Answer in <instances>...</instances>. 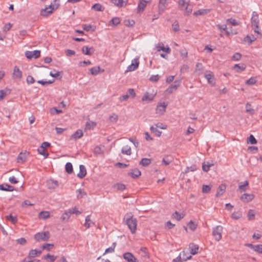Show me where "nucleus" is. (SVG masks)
I'll return each instance as SVG.
<instances>
[{
  "label": "nucleus",
  "instance_id": "nucleus-19",
  "mask_svg": "<svg viewBox=\"0 0 262 262\" xmlns=\"http://www.w3.org/2000/svg\"><path fill=\"white\" fill-rule=\"evenodd\" d=\"M226 188V186L225 184H221L218 188V190L215 194L216 197L220 196L222 195L225 192Z\"/></svg>",
  "mask_w": 262,
  "mask_h": 262
},
{
  "label": "nucleus",
  "instance_id": "nucleus-30",
  "mask_svg": "<svg viewBox=\"0 0 262 262\" xmlns=\"http://www.w3.org/2000/svg\"><path fill=\"white\" fill-rule=\"evenodd\" d=\"M189 248L190 249V253L192 255H195L198 252L199 250V246L194 245V244H191L189 246Z\"/></svg>",
  "mask_w": 262,
  "mask_h": 262
},
{
  "label": "nucleus",
  "instance_id": "nucleus-14",
  "mask_svg": "<svg viewBox=\"0 0 262 262\" xmlns=\"http://www.w3.org/2000/svg\"><path fill=\"white\" fill-rule=\"evenodd\" d=\"M41 253L42 251L41 250L32 249L30 250L27 258L29 259L35 258L36 256H39Z\"/></svg>",
  "mask_w": 262,
  "mask_h": 262
},
{
  "label": "nucleus",
  "instance_id": "nucleus-51",
  "mask_svg": "<svg viewBox=\"0 0 262 262\" xmlns=\"http://www.w3.org/2000/svg\"><path fill=\"white\" fill-rule=\"evenodd\" d=\"M247 142L251 144H255L257 143V140L253 135H250L248 138Z\"/></svg>",
  "mask_w": 262,
  "mask_h": 262
},
{
  "label": "nucleus",
  "instance_id": "nucleus-55",
  "mask_svg": "<svg viewBox=\"0 0 262 262\" xmlns=\"http://www.w3.org/2000/svg\"><path fill=\"white\" fill-rule=\"evenodd\" d=\"M73 172V166L71 163L67 162V173L70 174Z\"/></svg>",
  "mask_w": 262,
  "mask_h": 262
},
{
  "label": "nucleus",
  "instance_id": "nucleus-43",
  "mask_svg": "<svg viewBox=\"0 0 262 262\" xmlns=\"http://www.w3.org/2000/svg\"><path fill=\"white\" fill-rule=\"evenodd\" d=\"M150 129L151 132L155 133V135L158 137H160L162 134V132L158 130L157 126L154 127V126H151L150 128Z\"/></svg>",
  "mask_w": 262,
  "mask_h": 262
},
{
  "label": "nucleus",
  "instance_id": "nucleus-60",
  "mask_svg": "<svg viewBox=\"0 0 262 262\" xmlns=\"http://www.w3.org/2000/svg\"><path fill=\"white\" fill-rule=\"evenodd\" d=\"M256 82V80L255 78L254 77H251L246 81V83L248 85H253Z\"/></svg>",
  "mask_w": 262,
  "mask_h": 262
},
{
  "label": "nucleus",
  "instance_id": "nucleus-13",
  "mask_svg": "<svg viewBox=\"0 0 262 262\" xmlns=\"http://www.w3.org/2000/svg\"><path fill=\"white\" fill-rule=\"evenodd\" d=\"M167 5V0H159L158 4V12L159 14H161L164 12Z\"/></svg>",
  "mask_w": 262,
  "mask_h": 262
},
{
  "label": "nucleus",
  "instance_id": "nucleus-5",
  "mask_svg": "<svg viewBox=\"0 0 262 262\" xmlns=\"http://www.w3.org/2000/svg\"><path fill=\"white\" fill-rule=\"evenodd\" d=\"M55 9L54 6L52 3L48 7H46L40 11V15L42 16L47 17L49 15L52 13L53 10Z\"/></svg>",
  "mask_w": 262,
  "mask_h": 262
},
{
  "label": "nucleus",
  "instance_id": "nucleus-22",
  "mask_svg": "<svg viewBox=\"0 0 262 262\" xmlns=\"http://www.w3.org/2000/svg\"><path fill=\"white\" fill-rule=\"evenodd\" d=\"M14 189L13 186L7 184L0 185V190L6 191H12Z\"/></svg>",
  "mask_w": 262,
  "mask_h": 262
},
{
  "label": "nucleus",
  "instance_id": "nucleus-53",
  "mask_svg": "<svg viewBox=\"0 0 262 262\" xmlns=\"http://www.w3.org/2000/svg\"><path fill=\"white\" fill-rule=\"evenodd\" d=\"M188 226L190 230L194 231L196 228L197 225L192 221H190L188 224Z\"/></svg>",
  "mask_w": 262,
  "mask_h": 262
},
{
  "label": "nucleus",
  "instance_id": "nucleus-34",
  "mask_svg": "<svg viewBox=\"0 0 262 262\" xmlns=\"http://www.w3.org/2000/svg\"><path fill=\"white\" fill-rule=\"evenodd\" d=\"M245 68L246 67L244 66V64L240 66L239 64H235L233 67V69H234L236 71V72L238 73L243 71L245 69Z\"/></svg>",
  "mask_w": 262,
  "mask_h": 262
},
{
  "label": "nucleus",
  "instance_id": "nucleus-16",
  "mask_svg": "<svg viewBox=\"0 0 262 262\" xmlns=\"http://www.w3.org/2000/svg\"><path fill=\"white\" fill-rule=\"evenodd\" d=\"M216 27L220 30L221 32H222L223 31H225V33H226V35H227V36H229L230 34H234L232 32V30H231L230 31H229L227 29V27L226 25H225V24H224V25L218 24V25H216ZM234 34H236V33H235Z\"/></svg>",
  "mask_w": 262,
  "mask_h": 262
},
{
  "label": "nucleus",
  "instance_id": "nucleus-46",
  "mask_svg": "<svg viewBox=\"0 0 262 262\" xmlns=\"http://www.w3.org/2000/svg\"><path fill=\"white\" fill-rule=\"evenodd\" d=\"M37 150H38V153L39 154L43 156L45 158L48 157L49 154L45 148L39 147L38 148Z\"/></svg>",
  "mask_w": 262,
  "mask_h": 262
},
{
  "label": "nucleus",
  "instance_id": "nucleus-32",
  "mask_svg": "<svg viewBox=\"0 0 262 262\" xmlns=\"http://www.w3.org/2000/svg\"><path fill=\"white\" fill-rule=\"evenodd\" d=\"M90 72L92 75H97L100 72V68L99 66L93 67L90 69Z\"/></svg>",
  "mask_w": 262,
  "mask_h": 262
},
{
  "label": "nucleus",
  "instance_id": "nucleus-18",
  "mask_svg": "<svg viewBox=\"0 0 262 262\" xmlns=\"http://www.w3.org/2000/svg\"><path fill=\"white\" fill-rule=\"evenodd\" d=\"M86 174V170L85 166L83 165L79 166V172L77 174V177L82 179Z\"/></svg>",
  "mask_w": 262,
  "mask_h": 262
},
{
  "label": "nucleus",
  "instance_id": "nucleus-8",
  "mask_svg": "<svg viewBox=\"0 0 262 262\" xmlns=\"http://www.w3.org/2000/svg\"><path fill=\"white\" fill-rule=\"evenodd\" d=\"M123 258L127 262H138L137 259L130 252H125L123 255Z\"/></svg>",
  "mask_w": 262,
  "mask_h": 262
},
{
  "label": "nucleus",
  "instance_id": "nucleus-61",
  "mask_svg": "<svg viewBox=\"0 0 262 262\" xmlns=\"http://www.w3.org/2000/svg\"><path fill=\"white\" fill-rule=\"evenodd\" d=\"M212 164H205V163L203 164L202 165V169L204 171L207 172L209 170L210 167L212 166Z\"/></svg>",
  "mask_w": 262,
  "mask_h": 262
},
{
  "label": "nucleus",
  "instance_id": "nucleus-35",
  "mask_svg": "<svg viewBox=\"0 0 262 262\" xmlns=\"http://www.w3.org/2000/svg\"><path fill=\"white\" fill-rule=\"evenodd\" d=\"M96 123L93 121H88L86 122L85 124V129H93L94 127L96 126Z\"/></svg>",
  "mask_w": 262,
  "mask_h": 262
},
{
  "label": "nucleus",
  "instance_id": "nucleus-62",
  "mask_svg": "<svg viewBox=\"0 0 262 262\" xmlns=\"http://www.w3.org/2000/svg\"><path fill=\"white\" fill-rule=\"evenodd\" d=\"M227 21L234 26H237L239 24L236 20L232 18L228 19Z\"/></svg>",
  "mask_w": 262,
  "mask_h": 262
},
{
  "label": "nucleus",
  "instance_id": "nucleus-15",
  "mask_svg": "<svg viewBox=\"0 0 262 262\" xmlns=\"http://www.w3.org/2000/svg\"><path fill=\"white\" fill-rule=\"evenodd\" d=\"M151 0H139L138 5V12L143 11L147 4L150 3Z\"/></svg>",
  "mask_w": 262,
  "mask_h": 262
},
{
  "label": "nucleus",
  "instance_id": "nucleus-54",
  "mask_svg": "<svg viewBox=\"0 0 262 262\" xmlns=\"http://www.w3.org/2000/svg\"><path fill=\"white\" fill-rule=\"evenodd\" d=\"M255 39L256 38L253 36L252 37H251L249 35H247L244 38V41H248L250 44L253 42Z\"/></svg>",
  "mask_w": 262,
  "mask_h": 262
},
{
  "label": "nucleus",
  "instance_id": "nucleus-7",
  "mask_svg": "<svg viewBox=\"0 0 262 262\" xmlns=\"http://www.w3.org/2000/svg\"><path fill=\"white\" fill-rule=\"evenodd\" d=\"M205 77L207 80L208 83L212 85L215 84V78L212 72L207 71L205 74Z\"/></svg>",
  "mask_w": 262,
  "mask_h": 262
},
{
  "label": "nucleus",
  "instance_id": "nucleus-57",
  "mask_svg": "<svg viewBox=\"0 0 262 262\" xmlns=\"http://www.w3.org/2000/svg\"><path fill=\"white\" fill-rule=\"evenodd\" d=\"M241 216H242V214L239 212H234L231 215L232 218L235 219V220L239 219V218L241 217Z\"/></svg>",
  "mask_w": 262,
  "mask_h": 262
},
{
  "label": "nucleus",
  "instance_id": "nucleus-23",
  "mask_svg": "<svg viewBox=\"0 0 262 262\" xmlns=\"http://www.w3.org/2000/svg\"><path fill=\"white\" fill-rule=\"evenodd\" d=\"M210 12V9H199L196 11H194L193 13V15L194 16H199V15H205L208 13Z\"/></svg>",
  "mask_w": 262,
  "mask_h": 262
},
{
  "label": "nucleus",
  "instance_id": "nucleus-20",
  "mask_svg": "<svg viewBox=\"0 0 262 262\" xmlns=\"http://www.w3.org/2000/svg\"><path fill=\"white\" fill-rule=\"evenodd\" d=\"M95 224L94 222H93L91 220V215H88L86 216L85 219V223L84 224V226L86 228L88 229L90 228L92 225H94Z\"/></svg>",
  "mask_w": 262,
  "mask_h": 262
},
{
  "label": "nucleus",
  "instance_id": "nucleus-64",
  "mask_svg": "<svg viewBox=\"0 0 262 262\" xmlns=\"http://www.w3.org/2000/svg\"><path fill=\"white\" fill-rule=\"evenodd\" d=\"M254 250L258 253H262V245H255Z\"/></svg>",
  "mask_w": 262,
  "mask_h": 262
},
{
  "label": "nucleus",
  "instance_id": "nucleus-2",
  "mask_svg": "<svg viewBox=\"0 0 262 262\" xmlns=\"http://www.w3.org/2000/svg\"><path fill=\"white\" fill-rule=\"evenodd\" d=\"M251 23L254 32L257 34H259V20L257 13L255 11H253L252 14V17L251 18Z\"/></svg>",
  "mask_w": 262,
  "mask_h": 262
},
{
  "label": "nucleus",
  "instance_id": "nucleus-44",
  "mask_svg": "<svg viewBox=\"0 0 262 262\" xmlns=\"http://www.w3.org/2000/svg\"><path fill=\"white\" fill-rule=\"evenodd\" d=\"M50 216V213L48 211H41L39 214V217L41 219H46Z\"/></svg>",
  "mask_w": 262,
  "mask_h": 262
},
{
  "label": "nucleus",
  "instance_id": "nucleus-56",
  "mask_svg": "<svg viewBox=\"0 0 262 262\" xmlns=\"http://www.w3.org/2000/svg\"><path fill=\"white\" fill-rule=\"evenodd\" d=\"M246 112L250 113L252 114L254 112V110L251 107V104L249 103L246 104Z\"/></svg>",
  "mask_w": 262,
  "mask_h": 262
},
{
  "label": "nucleus",
  "instance_id": "nucleus-63",
  "mask_svg": "<svg viewBox=\"0 0 262 262\" xmlns=\"http://www.w3.org/2000/svg\"><path fill=\"white\" fill-rule=\"evenodd\" d=\"M180 82H181V80H176L174 81V83L173 84H171L170 85V86L173 89H177L178 88V87L179 86Z\"/></svg>",
  "mask_w": 262,
  "mask_h": 262
},
{
  "label": "nucleus",
  "instance_id": "nucleus-21",
  "mask_svg": "<svg viewBox=\"0 0 262 262\" xmlns=\"http://www.w3.org/2000/svg\"><path fill=\"white\" fill-rule=\"evenodd\" d=\"M156 48L158 51H163L168 54L170 53L171 51V49L169 47L165 48L163 46L162 43H159L157 46Z\"/></svg>",
  "mask_w": 262,
  "mask_h": 262
},
{
  "label": "nucleus",
  "instance_id": "nucleus-9",
  "mask_svg": "<svg viewBox=\"0 0 262 262\" xmlns=\"http://www.w3.org/2000/svg\"><path fill=\"white\" fill-rule=\"evenodd\" d=\"M167 104L165 102L159 103L157 106L156 113L158 114L162 115L165 112Z\"/></svg>",
  "mask_w": 262,
  "mask_h": 262
},
{
  "label": "nucleus",
  "instance_id": "nucleus-11",
  "mask_svg": "<svg viewBox=\"0 0 262 262\" xmlns=\"http://www.w3.org/2000/svg\"><path fill=\"white\" fill-rule=\"evenodd\" d=\"M185 254V252L184 251L181 252L179 255L176 258L173 259V262H183L185 261L188 259H189L191 258V255L188 256V257H182Z\"/></svg>",
  "mask_w": 262,
  "mask_h": 262
},
{
  "label": "nucleus",
  "instance_id": "nucleus-59",
  "mask_svg": "<svg viewBox=\"0 0 262 262\" xmlns=\"http://www.w3.org/2000/svg\"><path fill=\"white\" fill-rule=\"evenodd\" d=\"M160 77V76L158 74L152 75L150 76L149 80L151 81L157 82L159 80Z\"/></svg>",
  "mask_w": 262,
  "mask_h": 262
},
{
  "label": "nucleus",
  "instance_id": "nucleus-48",
  "mask_svg": "<svg viewBox=\"0 0 262 262\" xmlns=\"http://www.w3.org/2000/svg\"><path fill=\"white\" fill-rule=\"evenodd\" d=\"M82 28L84 30L87 32L90 31L91 30H92V31L95 30V28L90 24H83L82 25Z\"/></svg>",
  "mask_w": 262,
  "mask_h": 262
},
{
  "label": "nucleus",
  "instance_id": "nucleus-4",
  "mask_svg": "<svg viewBox=\"0 0 262 262\" xmlns=\"http://www.w3.org/2000/svg\"><path fill=\"white\" fill-rule=\"evenodd\" d=\"M223 231V227L220 225L216 226L212 229V234L216 241H219L221 239Z\"/></svg>",
  "mask_w": 262,
  "mask_h": 262
},
{
  "label": "nucleus",
  "instance_id": "nucleus-29",
  "mask_svg": "<svg viewBox=\"0 0 262 262\" xmlns=\"http://www.w3.org/2000/svg\"><path fill=\"white\" fill-rule=\"evenodd\" d=\"M203 66L201 63H198L196 64L195 72L197 73L198 75H201L203 73Z\"/></svg>",
  "mask_w": 262,
  "mask_h": 262
},
{
  "label": "nucleus",
  "instance_id": "nucleus-49",
  "mask_svg": "<svg viewBox=\"0 0 262 262\" xmlns=\"http://www.w3.org/2000/svg\"><path fill=\"white\" fill-rule=\"evenodd\" d=\"M26 159V157L25 154L22 152L20 153L17 157V162L18 163H24Z\"/></svg>",
  "mask_w": 262,
  "mask_h": 262
},
{
  "label": "nucleus",
  "instance_id": "nucleus-27",
  "mask_svg": "<svg viewBox=\"0 0 262 262\" xmlns=\"http://www.w3.org/2000/svg\"><path fill=\"white\" fill-rule=\"evenodd\" d=\"M141 171L138 169L135 168L129 173V175L133 178H137L141 176Z\"/></svg>",
  "mask_w": 262,
  "mask_h": 262
},
{
  "label": "nucleus",
  "instance_id": "nucleus-37",
  "mask_svg": "<svg viewBox=\"0 0 262 262\" xmlns=\"http://www.w3.org/2000/svg\"><path fill=\"white\" fill-rule=\"evenodd\" d=\"M81 213V212L79 211L76 207H74L71 209H69L68 212L67 211V216L69 215V214H76V215H79Z\"/></svg>",
  "mask_w": 262,
  "mask_h": 262
},
{
  "label": "nucleus",
  "instance_id": "nucleus-40",
  "mask_svg": "<svg viewBox=\"0 0 262 262\" xmlns=\"http://www.w3.org/2000/svg\"><path fill=\"white\" fill-rule=\"evenodd\" d=\"M54 247V244H45L41 247L42 250H46L48 251H51Z\"/></svg>",
  "mask_w": 262,
  "mask_h": 262
},
{
  "label": "nucleus",
  "instance_id": "nucleus-3",
  "mask_svg": "<svg viewBox=\"0 0 262 262\" xmlns=\"http://www.w3.org/2000/svg\"><path fill=\"white\" fill-rule=\"evenodd\" d=\"M50 236V234L49 231L43 232H38L34 235V238L38 242L40 241H47Z\"/></svg>",
  "mask_w": 262,
  "mask_h": 262
},
{
  "label": "nucleus",
  "instance_id": "nucleus-31",
  "mask_svg": "<svg viewBox=\"0 0 262 262\" xmlns=\"http://www.w3.org/2000/svg\"><path fill=\"white\" fill-rule=\"evenodd\" d=\"M49 188L53 189L56 187L58 185V182L53 180H49L47 181Z\"/></svg>",
  "mask_w": 262,
  "mask_h": 262
},
{
  "label": "nucleus",
  "instance_id": "nucleus-45",
  "mask_svg": "<svg viewBox=\"0 0 262 262\" xmlns=\"http://www.w3.org/2000/svg\"><path fill=\"white\" fill-rule=\"evenodd\" d=\"M248 184L249 183L247 181H245L244 182H241L238 185V189L242 191H245L246 190L245 187L248 186Z\"/></svg>",
  "mask_w": 262,
  "mask_h": 262
},
{
  "label": "nucleus",
  "instance_id": "nucleus-1",
  "mask_svg": "<svg viewBox=\"0 0 262 262\" xmlns=\"http://www.w3.org/2000/svg\"><path fill=\"white\" fill-rule=\"evenodd\" d=\"M124 220L125 224L127 226L132 233L136 232L137 226V220L133 217L131 212H127L125 214Z\"/></svg>",
  "mask_w": 262,
  "mask_h": 262
},
{
  "label": "nucleus",
  "instance_id": "nucleus-38",
  "mask_svg": "<svg viewBox=\"0 0 262 262\" xmlns=\"http://www.w3.org/2000/svg\"><path fill=\"white\" fill-rule=\"evenodd\" d=\"M92 9H93L97 11H103L104 10V8H103V7L100 4L97 3L94 4L92 7Z\"/></svg>",
  "mask_w": 262,
  "mask_h": 262
},
{
  "label": "nucleus",
  "instance_id": "nucleus-28",
  "mask_svg": "<svg viewBox=\"0 0 262 262\" xmlns=\"http://www.w3.org/2000/svg\"><path fill=\"white\" fill-rule=\"evenodd\" d=\"M121 152L123 154L130 156L132 154L131 148L128 145L123 146L121 149Z\"/></svg>",
  "mask_w": 262,
  "mask_h": 262
},
{
  "label": "nucleus",
  "instance_id": "nucleus-47",
  "mask_svg": "<svg viewBox=\"0 0 262 262\" xmlns=\"http://www.w3.org/2000/svg\"><path fill=\"white\" fill-rule=\"evenodd\" d=\"M112 3L119 8L122 7L124 3L123 0H112Z\"/></svg>",
  "mask_w": 262,
  "mask_h": 262
},
{
  "label": "nucleus",
  "instance_id": "nucleus-24",
  "mask_svg": "<svg viewBox=\"0 0 262 262\" xmlns=\"http://www.w3.org/2000/svg\"><path fill=\"white\" fill-rule=\"evenodd\" d=\"M82 53L86 55H91L93 54L94 50L93 48H89L88 46H84L82 49Z\"/></svg>",
  "mask_w": 262,
  "mask_h": 262
},
{
  "label": "nucleus",
  "instance_id": "nucleus-42",
  "mask_svg": "<svg viewBox=\"0 0 262 262\" xmlns=\"http://www.w3.org/2000/svg\"><path fill=\"white\" fill-rule=\"evenodd\" d=\"M83 136L82 130L81 129H78L76 132H75L72 135V137L75 139H79L80 138Z\"/></svg>",
  "mask_w": 262,
  "mask_h": 262
},
{
  "label": "nucleus",
  "instance_id": "nucleus-6",
  "mask_svg": "<svg viewBox=\"0 0 262 262\" xmlns=\"http://www.w3.org/2000/svg\"><path fill=\"white\" fill-rule=\"evenodd\" d=\"M139 64V58H134L132 60V63L127 67L125 72H127L135 71L138 68Z\"/></svg>",
  "mask_w": 262,
  "mask_h": 262
},
{
  "label": "nucleus",
  "instance_id": "nucleus-33",
  "mask_svg": "<svg viewBox=\"0 0 262 262\" xmlns=\"http://www.w3.org/2000/svg\"><path fill=\"white\" fill-rule=\"evenodd\" d=\"M151 160L148 158H142L140 161L139 164L143 166H147L151 163Z\"/></svg>",
  "mask_w": 262,
  "mask_h": 262
},
{
  "label": "nucleus",
  "instance_id": "nucleus-12",
  "mask_svg": "<svg viewBox=\"0 0 262 262\" xmlns=\"http://www.w3.org/2000/svg\"><path fill=\"white\" fill-rule=\"evenodd\" d=\"M23 73L18 67L15 66L13 69V78L14 79L20 80L22 77Z\"/></svg>",
  "mask_w": 262,
  "mask_h": 262
},
{
  "label": "nucleus",
  "instance_id": "nucleus-41",
  "mask_svg": "<svg viewBox=\"0 0 262 262\" xmlns=\"http://www.w3.org/2000/svg\"><path fill=\"white\" fill-rule=\"evenodd\" d=\"M6 218L7 220L11 221L13 224H16L17 222V217L16 216H13L11 214L6 216Z\"/></svg>",
  "mask_w": 262,
  "mask_h": 262
},
{
  "label": "nucleus",
  "instance_id": "nucleus-17",
  "mask_svg": "<svg viewBox=\"0 0 262 262\" xmlns=\"http://www.w3.org/2000/svg\"><path fill=\"white\" fill-rule=\"evenodd\" d=\"M155 97V94H149L148 92H146L142 97V101L147 102L151 101L154 100Z\"/></svg>",
  "mask_w": 262,
  "mask_h": 262
},
{
  "label": "nucleus",
  "instance_id": "nucleus-25",
  "mask_svg": "<svg viewBox=\"0 0 262 262\" xmlns=\"http://www.w3.org/2000/svg\"><path fill=\"white\" fill-rule=\"evenodd\" d=\"M185 216V214L184 213H180L178 211H175L172 214V218L173 219H175L176 220L179 221L182 219H183Z\"/></svg>",
  "mask_w": 262,
  "mask_h": 262
},
{
  "label": "nucleus",
  "instance_id": "nucleus-39",
  "mask_svg": "<svg viewBox=\"0 0 262 262\" xmlns=\"http://www.w3.org/2000/svg\"><path fill=\"white\" fill-rule=\"evenodd\" d=\"M76 193L78 199L82 198L86 195V192L82 189H79L77 190Z\"/></svg>",
  "mask_w": 262,
  "mask_h": 262
},
{
  "label": "nucleus",
  "instance_id": "nucleus-52",
  "mask_svg": "<svg viewBox=\"0 0 262 262\" xmlns=\"http://www.w3.org/2000/svg\"><path fill=\"white\" fill-rule=\"evenodd\" d=\"M124 23L127 27H133L135 24V21L133 19L125 20Z\"/></svg>",
  "mask_w": 262,
  "mask_h": 262
},
{
  "label": "nucleus",
  "instance_id": "nucleus-10",
  "mask_svg": "<svg viewBox=\"0 0 262 262\" xmlns=\"http://www.w3.org/2000/svg\"><path fill=\"white\" fill-rule=\"evenodd\" d=\"M254 195L252 193H244L241 197L240 199L245 203H248L253 200Z\"/></svg>",
  "mask_w": 262,
  "mask_h": 262
},
{
  "label": "nucleus",
  "instance_id": "nucleus-58",
  "mask_svg": "<svg viewBox=\"0 0 262 262\" xmlns=\"http://www.w3.org/2000/svg\"><path fill=\"white\" fill-rule=\"evenodd\" d=\"M110 23H112L113 25L117 26L120 23V20L119 17H116L113 18L111 20Z\"/></svg>",
  "mask_w": 262,
  "mask_h": 262
},
{
  "label": "nucleus",
  "instance_id": "nucleus-26",
  "mask_svg": "<svg viewBox=\"0 0 262 262\" xmlns=\"http://www.w3.org/2000/svg\"><path fill=\"white\" fill-rule=\"evenodd\" d=\"M57 258V256L48 253L42 257V259L48 260L49 262H54Z\"/></svg>",
  "mask_w": 262,
  "mask_h": 262
},
{
  "label": "nucleus",
  "instance_id": "nucleus-36",
  "mask_svg": "<svg viewBox=\"0 0 262 262\" xmlns=\"http://www.w3.org/2000/svg\"><path fill=\"white\" fill-rule=\"evenodd\" d=\"M116 246V243L115 242L113 243L112 246L107 248L105 252L103 253V255L107 254V253H113L115 251V249Z\"/></svg>",
  "mask_w": 262,
  "mask_h": 262
},
{
  "label": "nucleus",
  "instance_id": "nucleus-50",
  "mask_svg": "<svg viewBox=\"0 0 262 262\" xmlns=\"http://www.w3.org/2000/svg\"><path fill=\"white\" fill-rule=\"evenodd\" d=\"M211 185H203L202 186V192L207 193L210 192L211 189Z\"/></svg>",
  "mask_w": 262,
  "mask_h": 262
}]
</instances>
